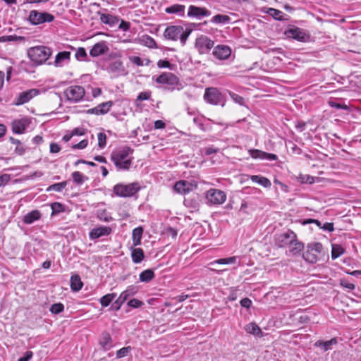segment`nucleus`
<instances>
[{
    "label": "nucleus",
    "instance_id": "nucleus-1",
    "mask_svg": "<svg viewBox=\"0 0 361 361\" xmlns=\"http://www.w3.org/2000/svg\"><path fill=\"white\" fill-rule=\"evenodd\" d=\"M274 242L279 247H288V252L292 255L300 253L304 247L303 244L298 240L296 234L290 230L276 234Z\"/></svg>",
    "mask_w": 361,
    "mask_h": 361
},
{
    "label": "nucleus",
    "instance_id": "nucleus-2",
    "mask_svg": "<svg viewBox=\"0 0 361 361\" xmlns=\"http://www.w3.org/2000/svg\"><path fill=\"white\" fill-rule=\"evenodd\" d=\"M133 149L124 146L112 152L111 160L118 171H128L132 165Z\"/></svg>",
    "mask_w": 361,
    "mask_h": 361
},
{
    "label": "nucleus",
    "instance_id": "nucleus-3",
    "mask_svg": "<svg viewBox=\"0 0 361 361\" xmlns=\"http://www.w3.org/2000/svg\"><path fill=\"white\" fill-rule=\"evenodd\" d=\"M152 81L155 82L157 87L164 88L168 91L180 90L183 85L178 76L171 72H163L159 75L152 76Z\"/></svg>",
    "mask_w": 361,
    "mask_h": 361
},
{
    "label": "nucleus",
    "instance_id": "nucleus-4",
    "mask_svg": "<svg viewBox=\"0 0 361 361\" xmlns=\"http://www.w3.org/2000/svg\"><path fill=\"white\" fill-rule=\"evenodd\" d=\"M192 29H184L180 25H169L164 32V37L166 39L177 41L180 39L181 44H185L188 37L191 34Z\"/></svg>",
    "mask_w": 361,
    "mask_h": 361
},
{
    "label": "nucleus",
    "instance_id": "nucleus-5",
    "mask_svg": "<svg viewBox=\"0 0 361 361\" xmlns=\"http://www.w3.org/2000/svg\"><path fill=\"white\" fill-rule=\"evenodd\" d=\"M141 189L139 182H133L128 184L118 183L113 188L115 195L120 197H131L135 195Z\"/></svg>",
    "mask_w": 361,
    "mask_h": 361
},
{
    "label": "nucleus",
    "instance_id": "nucleus-6",
    "mask_svg": "<svg viewBox=\"0 0 361 361\" xmlns=\"http://www.w3.org/2000/svg\"><path fill=\"white\" fill-rule=\"evenodd\" d=\"M51 54L50 49L44 46L31 47L27 51V55L30 60L37 65L46 62Z\"/></svg>",
    "mask_w": 361,
    "mask_h": 361
},
{
    "label": "nucleus",
    "instance_id": "nucleus-7",
    "mask_svg": "<svg viewBox=\"0 0 361 361\" xmlns=\"http://www.w3.org/2000/svg\"><path fill=\"white\" fill-rule=\"evenodd\" d=\"M227 196L224 191L210 188L205 192L206 204L212 207H218L223 204L226 200Z\"/></svg>",
    "mask_w": 361,
    "mask_h": 361
},
{
    "label": "nucleus",
    "instance_id": "nucleus-8",
    "mask_svg": "<svg viewBox=\"0 0 361 361\" xmlns=\"http://www.w3.org/2000/svg\"><path fill=\"white\" fill-rule=\"evenodd\" d=\"M204 101L212 105L224 106L226 103L224 95L216 87H207L204 94Z\"/></svg>",
    "mask_w": 361,
    "mask_h": 361
},
{
    "label": "nucleus",
    "instance_id": "nucleus-9",
    "mask_svg": "<svg viewBox=\"0 0 361 361\" xmlns=\"http://www.w3.org/2000/svg\"><path fill=\"white\" fill-rule=\"evenodd\" d=\"M214 42L204 35H199L195 41V49L200 54H207L214 47Z\"/></svg>",
    "mask_w": 361,
    "mask_h": 361
},
{
    "label": "nucleus",
    "instance_id": "nucleus-10",
    "mask_svg": "<svg viewBox=\"0 0 361 361\" xmlns=\"http://www.w3.org/2000/svg\"><path fill=\"white\" fill-rule=\"evenodd\" d=\"M85 93L84 87L80 85L69 86L63 92L65 97L70 103H77L81 101Z\"/></svg>",
    "mask_w": 361,
    "mask_h": 361
},
{
    "label": "nucleus",
    "instance_id": "nucleus-11",
    "mask_svg": "<svg viewBox=\"0 0 361 361\" xmlns=\"http://www.w3.org/2000/svg\"><path fill=\"white\" fill-rule=\"evenodd\" d=\"M28 20L32 25H39L44 23H51L54 20V16L47 12H40L32 10L28 16Z\"/></svg>",
    "mask_w": 361,
    "mask_h": 361
},
{
    "label": "nucleus",
    "instance_id": "nucleus-12",
    "mask_svg": "<svg viewBox=\"0 0 361 361\" xmlns=\"http://www.w3.org/2000/svg\"><path fill=\"white\" fill-rule=\"evenodd\" d=\"M197 188V184L195 181L182 180L177 181L174 185V190L180 194L186 195L191 191H193Z\"/></svg>",
    "mask_w": 361,
    "mask_h": 361
},
{
    "label": "nucleus",
    "instance_id": "nucleus-13",
    "mask_svg": "<svg viewBox=\"0 0 361 361\" xmlns=\"http://www.w3.org/2000/svg\"><path fill=\"white\" fill-rule=\"evenodd\" d=\"M31 118L23 117L14 120L11 123L12 130L16 134H23L31 123Z\"/></svg>",
    "mask_w": 361,
    "mask_h": 361
},
{
    "label": "nucleus",
    "instance_id": "nucleus-14",
    "mask_svg": "<svg viewBox=\"0 0 361 361\" xmlns=\"http://www.w3.org/2000/svg\"><path fill=\"white\" fill-rule=\"evenodd\" d=\"M285 35L288 38H292L300 42H306L309 35L302 29L297 27H291L285 31Z\"/></svg>",
    "mask_w": 361,
    "mask_h": 361
},
{
    "label": "nucleus",
    "instance_id": "nucleus-15",
    "mask_svg": "<svg viewBox=\"0 0 361 361\" xmlns=\"http://www.w3.org/2000/svg\"><path fill=\"white\" fill-rule=\"evenodd\" d=\"M188 16L200 20L202 18L211 16V11L204 7L190 5L188 7Z\"/></svg>",
    "mask_w": 361,
    "mask_h": 361
},
{
    "label": "nucleus",
    "instance_id": "nucleus-16",
    "mask_svg": "<svg viewBox=\"0 0 361 361\" xmlns=\"http://www.w3.org/2000/svg\"><path fill=\"white\" fill-rule=\"evenodd\" d=\"M107 71L114 75L115 77L126 75V71L121 60L111 61L107 66Z\"/></svg>",
    "mask_w": 361,
    "mask_h": 361
},
{
    "label": "nucleus",
    "instance_id": "nucleus-17",
    "mask_svg": "<svg viewBox=\"0 0 361 361\" xmlns=\"http://www.w3.org/2000/svg\"><path fill=\"white\" fill-rule=\"evenodd\" d=\"M232 53L231 49L226 45H217L214 47L212 54L214 57L219 60H226L228 59Z\"/></svg>",
    "mask_w": 361,
    "mask_h": 361
},
{
    "label": "nucleus",
    "instance_id": "nucleus-18",
    "mask_svg": "<svg viewBox=\"0 0 361 361\" xmlns=\"http://www.w3.org/2000/svg\"><path fill=\"white\" fill-rule=\"evenodd\" d=\"M248 154L255 159H267L269 161H276L278 159V157L275 154L267 153L257 149H249Z\"/></svg>",
    "mask_w": 361,
    "mask_h": 361
},
{
    "label": "nucleus",
    "instance_id": "nucleus-19",
    "mask_svg": "<svg viewBox=\"0 0 361 361\" xmlns=\"http://www.w3.org/2000/svg\"><path fill=\"white\" fill-rule=\"evenodd\" d=\"M113 104L114 102L112 101L103 102L94 108L88 109L87 112L90 114L104 115L109 111Z\"/></svg>",
    "mask_w": 361,
    "mask_h": 361
},
{
    "label": "nucleus",
    "instance_id": "nucleus-20",
    "mask_svg": "<svg viewBox=\"0 0 361 361\" xmlns=\"http://www.w3.org/2000/svg\"><path fill=\"white\" fill-rule=\"evenodd\" d=\"M37 89H30L22 92L18 94L17 104H23L28 102L31 99L39 94Z\"/></svg>",
    "mask_w": 361,
    "mask_h": 361
},
{
    "label": "nucleus",
    "instance_id": "nucleus-21",
    "mask_svg": "<svg viewBox=\"0 0 361 361\" xmlns=\"http://www.w3.org/2000/svg\"><path fill=\"white\" fill-rule=\"evenodd\" d=\"M111 233V228L109 226H99L93 228L89 233L91 240H95L102 236L109 235Z\"/></svg>",
    "mask_w": 361,
    "mask_h": 361
},
{
    "label": "nucleus",
    "instance_id": "nucleus-22",
    "mask_svg": "<svg viewBox=\"0 0 361 361\" xmlns=\"http://www.w3.org/2000/svg\"><path fill=\"white\" fill-rule=\"evenodd\" d=\"M338 343V340L336 338H332L329 341H317V350L325 353L329 350H332Z\"/></svg>",
    "mask_w": 361,
    "mask_h": 361
},
{
    "label": "nucleus",
    "instance_id": "nucleus-23",
    "mask_svg": "<svg viewBox=\"0 0 361 361\" xmlns=\"http://www.w3.org/2000/svg\"><path fill=\"white\" fill-rule=\"evenodd\" d=\"M109 47L105 42L96 43L90 51V54L92 57H97L107 53Z\"/></svg>",
    "mask_w": 361,
    "mask_h": 361
},
{
    "label": "nucleus",
    "instance_id": "nucleus-24",
    "mask_svg": "<svg viewBox=\"0 0 361 361\" xmlns=\"http://www.w3.org/2000/svg\"><path fill=\"white\" fill-rule=\"evenodd\" d=\"M183 204L186 207L190 209V212L197 211L200 207L198 195L185 198Z\"/></svg>",
    "mask_w": 361,
    "mask_h": 361
},
{
    "label": "nucleus",
    "instance_id": "nucleus-25",
    "mask_svg": "<svg viewBox=\"0 0 361 361\" xmlns=\"http://www.w3.org/2000/svg\"><path fill=\"white\" fill-rule=\"evenodd\" d=\"M304 259L309 263L316 262V243H312L302 255Z\"/></svg>",
    "mask_w": 361,
    "mask_h": 361
},
{
    "label": "nucleus",
    "instance_id": "nucleus-26",
    "mask_svg": "<svg viewBox=\"0 0 361 361\" xmlns=\"http://www.w3.org/2000/svg\"><path fill=\"white\" fill-rule=\"evenodd\" d=\"M99 345L104 350H109L113 347L112 339L110 334L103 332L99 337Z\"/></svg>",
    "mask_w": 361,
    "mask_h": 361
},
{
    "label": "nucleus",
    "instance_id": "nucleus-27",
    "mask_svg": "<svg viewBox=\"0 0 361 361\" xmlns=\"http://www.w3.org/2000/svg\"><path fill=\"white\" fill-rule=\"evenodd\" d=\"M41 217H42L41 212L37 209H35V210H32V211L30 212L29 213L26 214L23 216V221L25 224H31L34 223L35 221L39 220L41 219Z\"/></svg>",
    "mask_w": 361,
    "mask_h": 361
},
{
    "label": "nucleus",
    "instance_id": "nucleus-28",
    "mask_svg": "<svg viewBox=\"0 0 361 361\" xmlns=\"http://www.w3.org/2000/svg\"><path fill=\"white\" fill-rule=\"evenodd\" d=\"M70 56L71 53L69 51H61L59 52L56 57L54 61V65L56 67H61L65 63L68 62L70 60Z\"/></svg>",
    "mask_w": 361,
    "mask_h": 361
},
{
    "label": "nucleus",
    "instance_id": "nucleus-29",
    "mask_svg": "<svg viewBox=\"0 0 361 361\" xmlns=\"http://www.w3.org/2000/svg\"><path fill=\"white\" fill-rule=\"evenodd\" d=\"M97 15L100 17V20L102 23L109 25L110 26H113L116 25L118 18L116 16H114L111 14L102 13L100 11L97 12Z\"/></svg>",
    "mask_w": 361,
    "mask_h": 361
},
{
    "label": "nucleus",
    "instance_id": "nucleus-30",
    "mask_svg": "<svg viewBox=\"0 0 361 361\" xmlns=\"http://www.w3.org/2000/svg\"><path fill=\"white\" fill-rule=\"evenodd\" d=\"M132 261L135 264H140L144 259L145 254L142 248H130Z\"/></svg>",
    "mask_w": 361,
    "mask_h": 361
},
{
    "label": "nucleus",
    "instance_id": "nucleus-31",
    "mask_svg": "<svg viewBox=\"0 0 361 361\" xmlns=\"http://www.w3.org/2000/svg\"><path fill=\"white\" fill-rule=\"evenodd\" d=\"M185 6L184 5L173 4L166 8L165 11L169 14H176L179 16H183L185 15Z\"/></svg>",
    "mask_w": 361,
    "mask_h": 361
},
{
    "label": "nucleus",
    "instance_id": "nucleus-32",
    "mask_svg": "<svg viewBox=\"0 0 361 361\" xmlns=\"http://www.w3.org/2000/svg\"><path fill=\"white\" fill-rule=\"evenodd\" d=\"M210 22L216 25H226L231 23V18L227 15L217 14L212 18Z\"/></svg>",
    "mask_w": 361,
    "mask_h": 361
},
{
    "label": "nucleus",
    "instance_id": "nucleus-33",
    "mask_svg": "<svg viewBox=\"0 0 361 361\" xmlns=\"http://www.w3.org/2000/svg\"><path fill=\"white\" fill-rule=\"evenodd\" d=\"M143 233V228L138 226L133 230L132 240L133 246H137L141 244V239Z\"/></svg>",
    "mask_w": 361,
    "mask_h": 361
},
{
    "label": "nucleus",
    "instance_id": "nucleus-34",
    "mask_svg": "<svg viewBox=\"0 0 361 361\" xmlns=\"http://www.w3.org/2000/svg\"><path fill=\"white\" fill-rule=\"evenodd\" d=\"M250 178L252 182L257 183L264 188H270L271 185L270 180L264 176L252 175L250 176Z\"/></svg>",
    "mask_w": 361,
    "mask_h": 361
},
{
    "label": "nucleus",
    "instance_id": "nucleus-35",
    "mask_svg": "<svg viewBox=\"0 0 361 361\" xmlns=\"http://www.w3.org/2000/svg\"><path fill=\"white\" fill-rule=\"evenodd\" d=\"M140 43L149 48H157L156 41L151 36L145 35L140 37Z\"/></svg>",
    "mask_w": 361,
    "mask_h": 361
},
{
    "label": "nucleus",
    "instance_id": "nucleus-36",
    "mask_svg": "<svg viewBox=\"0 0 361 361\" xmlns=\"http://www.w3.org/2000/svg\"><path fill=\"white\" fill-rule=\"evenodd\" d=\"M137 291V287L134 285H131L128 286V288L123 291L119 296L126 302L129 297L135 295Z\"/></svg>",
    "mask_w": 361,
    "mask_h": 361
},
{
    "label": "nucleus",
    "instance_id": "nucleus-37",
    "mask_svg": "<svg viewBox=\"0 0 361 361\" xmlns=\"http://www.w3.org/2000/svg\"><path fill=\"white\" fill-rule=\"evenodd\" d=\"M83 283L78 275H73L71 277V288L73 291H79L82 288Z\"/></svg>",
    "mask_w": 361,
    "mask_h": 361
},
{
    "label": "nucleus",
    "instance_id": "nucleus-38",
    "mask_svg": "<svg viewBox=\"0 0 361 361\" xmlns=\"http://www.w3.org/2000/svg\"><path fill=\"white\" fill-rule=\"evenodd\" d=\"M245 331L250 334L259 337L262 336L261 329L255 323H250L245 326Z\"/></svg>",
    "mask_w": 361,
    "mask_h": 361
},
{
    "label": "nucleus",
    "instance_id": "nucleus-39",
    "mask_svg": "<svg viewBox=\"0 0 361 361\" xmlns=\"http://www.w3.org/2000/svg\"><path fill=\"white\" fill-rule=\"evenodd\" d=\"M154 278V273L152 269H146L139 275V280L141 282L148 283Z\"/></svg>",
    "mask_w": 361,
    "mask_h": 361
},
{
    "label": "nucleus",
    "instance_id": "nucleus-40",
    "mask_svg": "<svg viewBox=\"0 0 361 361\" xmlns=\"http://www.w3.org/2000/svg\"><path fill=\"white\" fill-rule=\"evenodd\" d=\"M130 61L137 66H149L150 63V60L148 59H142L140 56H129Z\"/></svg>",
    "mask_w": 361,
    "mask_h": 361
},
{
    "label": "nucleus",
    "instance_id": "nucleus-41",
    "mask_svg": "<svg viewBox=\"0 0 361 361\" xmlns=\"http://www.w3.org/2000/svg\"><path fill=\"white\" fill-rule=\"evenodd\" d=\"M9 140L13 145H16L15 152L18 155H23L25 153V149L21 142L19 140L12 137H11Z\"/></svg>",
    "mask_w": 361,
    "mask_h": 361
},
{
    "label": "nucleus",
    "instance_id": "nucleus-42",
    "mask_svg": "<svg viewBox=\"0 0 361 361\" xmlns=\"http://www.w3.org/2000/svg\"><path fill=\"white\" fill-rule=\"evenodd\" d=\"M68 182L63 181L57 183L52 184L49 185L47 189V192L56 191V192H61L66 186Z\"/></svg>",
    "mask_w": 361,
    "mask_h": 361
},
{
    "label": "nucleus",
    "instance_id": "nucleus-43",
    "mask_svg": "<svg viewBox=\"0 0 361 361\" xmlns=\"http://www.w3.org/2000/svg\"><path fill=\"white\" fill-rule=\"evenodd\" d=\"M266 13L277 20H283V13L274 8H268Z\"/></svg>",
    "mask_w": 361,
    "mask_h": 361
},
{
    "label": "nucleus",
    "instance_id": "nucleus-44",
    "mask_svg": "<svg viewBox=\"0 0 361 361\" xmlns=\"http://www.w3.org/2000/svg\"><path fill=\"white\" fill-rule=\"evenodd\" d=\"M345 252L344 248L341 245L338 244H333L332 245V250H331V257L333 259L338 258L341 255H343Z\"/></svg>",
    "mask_w": 361,
    "mask_h": 361
},
{
    "label": "nucleus",
    "instance_id": "nucleus-45",
    "mask_svg": "<svg viewBox=\"0 0 361 361\" xmlns=\"http://www.w3.org/2000/svg\"><path fill=\"white\" fill-rule=\"evenodd\" d=\"M236 260H237V257L233 256V257H230L228 258H222V259H216L213 262H211L209 263V264L214 265L215 264H234L236 262Z\"/></svg>",
    "mask_w": 361,
    "mask_h": 361
},
{
    "label": "nucleus",
    "instance_id": "nucleus-46",
    "mask_svg": "<svg viewBox=\"0 0 361 361\" xmlns=\"http://www.w3.org/2000/svg\"><path fill=\"white\" fill-rule=\"evenodd\" d=\"M116 293H109L100 298V303L102 307H107L115 299Z\"/></svg>",
    "mask_w": 361,
    "mask_h": 361
},
{
    "label": "nucleus",
    "instance_id": "nucleus-47",
    "mask_svg": "<svg viewBox=\"0 0 361 361\" xmlns=\"http://www.w3.org/2000/svg\"><path fill=\"white\" fill-rule=\"evenodd\" d=\"M97 217L99 220L104 222H109L112 220V217L106 209H98L97 211Z\"/></svg>",
    "mask_w": 361,
    "mask_h": 361
},
{
    "label": "nucleus",
    "instance_id": "nucleus-48",
    "mask_svg": "<svg viewBox=\"0 0 361 361\" xmlns=\"http://www.w3.org/2000/svg\"><path fill=\"white\" fill-rule=\"evenodd\" d=\"M72 178L76 184L82 185L85 180L87 179L82 173L80 171H75L72 173Z\"/></svg>",
    "mask_w": 361,
    "mask_h": 361
},
{
    "label": "nucleus",
    "instance_id": "nucleus-49",
    "mask_svg": "<svg viewBox=\"0 0 361 361\" xmlns=\"http://www.w3.org/2000/svg\"><path fill=\"white\" fill-rule=\"evenodd\" d=\"M297 180L300 183L312 184L314 182V177L308 174H300L299 176L297 177Z\"/></svg>",
    "mask_w": 361,
    "mask_h": 361
},
{
    "label": "nucleus",
    "instance_id": "nucleus-50",
    "mask_svg": "<svg viewBox=\"0 0 361 361\" xmlns=\"http://www.w3.org/2000/svg\"><path fill=\"white\" fill-rule=\"evenodd\" d=\"M317 227H319L322 231L328 233L334 231V224L330 222H326L322 225V223L317 220Z\"/></svg>",
    "mask_w": 361,
    "mask_h": 361
},
{
    "label": "nucleus",
    "instance_id": "nucleus-51",
    "mask_svg": "<svg viewBox=\"0 0 361 361\" xmlns=\"http://www.w3.org/2000/svg\"><path fill=\"white\" fill-rule=\"evenodd\" d=\"M228 94L235 103L238 104L240 106L245 105V100L243 97L231 91H228Z\"/></svg>",
    "mask_w": 361,
    "mask_h": 361
},
{
    "label": "nucleus",
    "instance_id": "nucleus-52",
    "mask_svg": "<svg viewBox=\"0 0 361 361\" xmlns=\"http://www.w3.org/2000/svg\"><path fill=\"white\" fill-rule=\"evenodd\" d=\"M63 310H64V305L61 302H58V303H55V304L52 305L49 309L50 312L54 314H57L62 312L63 311Z\"/></svg>",
    "mask_w": 361,
    "mask_h": 361
},
{
    "label": "nucleus",
    "instance_id": "nucleus-53",
    "mask_svg": "<svg viewBox=\"0 0 361 361\" xmlns=\"http://www.w3.org/2000/svg\"><path fill=\"white\" fill-rule=\"evenodd\" d=\"M52 209V215L61 213L64 211V206L59 202H54L51 205Z\"/></svg>",
    "mask_w": 361,
    "mask_h": 361
},
{
    "label": "nucleus",
    "instance_id": "nucleus-54",
    "mask_svg": "<svg viewBox=\"0 0 361 361\" xmlns=\"http://www.w3.org/2000/svg\"><path fill=\"white\" fill-rule=\"evenodd\" d=\"M131 350L132 348L130 346L123 347L119 349L116 352V357L119 359L127 356Z\"/></svg>",
    "mask_w": 361,
    "mask_h": 361
},
{
    "label": "nucleus",
    "instance_id": "nucleus-55",
    "mask_svg": "<svg viewBox=\"0 0 361 361\" xmlns=\"http://www.w3.org/2000/svg\"><path fill=\"white\" fill-rule=\"evenodd\" d=\"M98 145L101 149H103L106 145V135L104 133H99L97 134Z\"/></svg>",
    "mask_w": 361,
    "mask_h": 361
},
{
    "label": "nucleus",
    "instance_id": "nucleus-56",
    "mask_svg": "<svg viewBox=\"0 0 361 361\" xmlns=\"http://www.w3.org/2000/svg\"><path fill=\"white\" fill-rule=\"evenodd\" d=\"M75 58L78 60L83 61L87 57V53L84 48H78L75 54Z\"/></svg>",
    "mask_w": 361,
    "mask_h": 361
},
{
    "label": "nucleus",
    "instance_id": "nucleus-57",
    "mask_svg": "<svg viewBox=\"0 0 361 361\" xmlns=\"http://www.w3.org/2000/svg\"><path fill=\"white\" fill-rule=\"evenodd\" d=\"M143 305L144 303L142 301L136 298L131 299L128 302V305L133 308H139Z\"/></svg>",
    "mask_w": 361,
    "mask_h": 361
},
{
    "label": "nucleus",
    "instance_id": "nucleus-58",
    "mask_svg": "<svg viewBox=\"0 0 361 361\" xmlns=\"http://www.w3.org/2000/svg\"><path fill=\"white\" fill-rule=\"evenodd\" d=\"M151 92L150 91H144L139 93V94L137 97V101H145L147 100L151 97Z\"/></svg>",
    "mask_w": 361,
    "mask_h": 361
},
{
    "label": "nucleus",
    "instance_id": "nucleus-59",
    "mask_svg": "<svg viewBox=\"0 0 361 361\" xmlns=\"http://www.w3.org/2000/svg\"><path fill=\"white\" fill-rule=\"evenodd\" d=\"M340 284L343 288L349 289V290H353V289H355V287L353 283H350L348 280L344 279L340 280Z\"/></svg>",
    "mask_w": 361,
    "mask_h": 361
},
{
    "label": "nucleus",
    "instance_id": "nucleus-60",
    "mask_svg": "<svg viewBox=\"0 0 361 361\" xmlns=\"http://www.w3.org/2000/svg\"><path fill=\"white\" fill-rule=\"evenodd\" d=\"M11 180V175L4 173L0 176V187L5 186Z\"/></svg>",
    "mask_w": 361,
    "mask_h": 361
},
{
    "label": "nucleus",
    "instance_id": "nucleus-61",
    "mask_svg": "<svg viewBox=\"0 0 361 361\" xmlns=\"http://www.w3.org/2000/svg\"><path fill=\"white\" fill-rule=\"evenodd\" d=\"M88 145V140H82L79 143L75 144L72 146L73 149H85Z\"/></svg>",
    "mask_w": 361,
    "mask_h": 361
},
{
    "label": "nucleus",
    "instance_id": "nucleus-62",
    "mask_svg": "<svg viewBox=\"0 0 361 361\" xmlns=\"http://www.w3.org/2000/svg\"><path fill=\"white\" fill-rule=\"evenodd\" d=\"M240 303L242 307L249 309L252 302L250 298H245L240 300Z\"/></svg>",
    "mask_w": 361,
    "mask_h": 361
},
{
    "label": "nucleus",
    "instance_id": "nucleus-63",
    "mask_svg": "<svg viewBox=\"0 0 361 361\" xmlns=\"http://www.w3.org/2000/svg\"><path fill=\"white\" fill-rule=\"evenodd\" d=\"M125 302L124 300L121 299L119 296L113 304V308L118 310L121 308V305Z\"/></svg>",
    "mask_w": 361,
    "mask_h": 361
},
{
    "label": "nucleus",
    "instance_id": "nucleus-64",
    "mask_svg": "<svg viewBox=\"0 0 361 361\" xmlns=\"http://www.w3.org/2000/svg\"><path fill=\"white\" fill-rule=\"evenodd\" d=\"M33 356L32 351H26L24 355L20 357L18 361H29Z\"/></svg>",
    "mask_w": 361,
    "mask_h": 361
}]
</instances>
